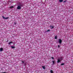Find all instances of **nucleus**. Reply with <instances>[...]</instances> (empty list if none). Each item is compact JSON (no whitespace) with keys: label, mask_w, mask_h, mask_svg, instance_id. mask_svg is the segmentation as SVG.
<instances>
[{"label":"nucleus","mask_w":73,"mask_h":73,"mask_svg":"<svg viewBox=\"0 0 73 73\" xmlns=\"http://www.w3.org/2000/svg\"><path fill=\"white\" fill-rule=\"evenodd\" d=\"M21 7H22V5H18L17 7V9H21Z\"/></svg>","instance_id":"nucleus-1"},{"label":"nucleus","mask_w":73,"mask_h":73,"mask_svg":"<svg viewBox=\"0 0 73 73\" xmlns=\"http://www.w3.org/2000/svg\"><path fill=\"white\" fill-rule=\"evenodd\" d=\"M62 40H61V39H59L58 42L59 44H61V43L62 42Z\"/></svg>","instance_id":"nucleus-2"},{"label":"nucleus","mask_w":73,"mask_h":73,"mask_svg":"<svg viewBox=\"0 0 73 73\" xmlns=\"http://www.w3.org/2000/svg\"><path fill=\"white\" fill-rule=\"evenodd\" d=\"M2 17L3 18V19H8L9 18V17L5 18V17H4V16H2Z\"/></svg>","instance_id":"nucleus-3"},{"label":"nucleus","mask_w":73,"mask_h":73,"mask_svg":"<svg viewBox=\"0 0 73 73\" xmlns=\"http://www.w3.org/2000/svg\"><path fill=\"white\" fill-rule=\"evenodd\" d=\"M61 61L60 59H59L58 60V61H57V63H58L59 62H60Z\"/></svg>","instance_id":"nucleus-4"},{"label":"nucleus","mask_w":73,"mask_h":73,"mask_svg":"<svg viewBox=\"0 0 73 73\" xmlns=\"http://www.w3.org/2000/svg\"><path fill=\"white\" fill-rule=\"evenodd\" d=\"M3 50V48H1L0 49V52H2Z\"/></svg>","instance_id":"nucleus-5"},{"label":"nucleus","mask_w":73,"mask_h":73,"mask_svg":"<svg viewBox=\"0 0 73 73\" xmlns=\"http://www.w3.org/2000/svg\"><path fill=\"white\" fill-rule=\"evenodd\" d=\"M50 28H51V29H53V28H54V26H50Z\"/></svg>","instance_id":"nucleus-6"},{"label":"nucleus","mask_w":73,"mask_h":73,"mask_svg":"<svg viewBox=\"0 0 73 73\" xmlns=\"http://www.w3.org/2000/svg\"><path fill=\"white\" fill-rule=\"evenodd\" d=\"M11 48L12 49H13V48H15V47L13 46H11Z\"/></svg>","instance_id":"nucleus-7"},{"label":"nucleus","mask_w":73,"mask_h":73,"mask_svg":"<svg viewBox=\"0 0 73 73\" xmlns=\"http://www.w3.org/2000/svg\"><path fill=\"white\" fill-rule=\"evenodd\" d=\"M59 1L60 3H62L63 1V0H59Z\"/></svg>","instance_id":"nucleus-8"},{"label":"nucleus","mask_w":73,"mask_h":73,"mask_svg":"<svg viewBox=\"0 0 73 73\" xmlns=\"http://www.w3.org/2000/svg\"><path fill=\"white\" fill-rule=\"evenodd\" d=\"M52 62H53V64H52L53 65H54V62H55V61H52Z\"/></svg>","instance_id":"nucleus-9"},{"label":"nucleus","mask_w":73,"mask_h":73,"mask_svg":"<svg viewBox=\"0 0 73 73\" xmlns=\"http://www.w3.org/2000/svg\"><path fill=\"white\" fill-rule=\"evenodd\" d=\"M50 72L51 73H53V71L52 70H50Z\"/></svg>","instance_id":"nucleus-10"},{"label":"nucleus","mask_w":73,"mask_h":73,"mask_svg":"<svg viewBox=\"0 0 73 73\" xmlns=\"http://www.w3.org/2000/svg\"><path fill=\"white\" fill-rule=\"evenodd\" d=\"M59 59H60V60H61L62 59H63V58L62 57H61Z\"/></svg>","instance_id":"nucleus-11"},{"label":"nucleus","mask_w":73,"mask_h":73,"mask_svg":"<svg viewBox=\"0 0 73 73\" xmlns=\"http://www.w3.org/2000/svg\"><path fill=\"white\" fill-rule=\"evenodd\" d=\"M42 68L44 69H45L44 66H42Z\"/></svg>","instance_id":"nucleus-12"},{"label":"nucleus","mask_w":73,"mask_h":73,"mask_svg":"<svg viewBox=\"0 0 73 73\" xmlns=\"http://www.w3.org/2000/svg\"><path fill=\"white\" fill-rule=\"evenodd\" d=\"M57 36H55V39H57Z\"/></svg>","instance_id":"nucleus-13"},{"label":"nucleus","mask_w":73,"mask_h":73,"mask_svg":"<svg viewBox=\"0 0 73 73\" xmlns=\"http://www.w3.org/2000/svg\"><path fill=\"white\" fill-rule=\"evenodd\" d=\"M12 42H10L9 43V45L11 44H12Z\"/></svg>","instance_id":"nucleus-14"},{"label":"nucleus","mask_w":73,"mask_h":73,"mask_svg":"<svg viewBox=\"0 0 73 73\" xmlns=\"http://www.w3.org/2000/svg\"><path fill=\"white\" fill-rule=\"evenodd\" d=\"M64 63H62L60 65H64Z\"/></svg>","instance_id":"nucleus-15"},{"label":"nucleus","mask_w":73,"mask_h":73,"mask_svg":"<svg viewBox=\"0 0 73 73\" xmlns=\"http://www.w3.org/2000/svg\"><path fill=\"white\" fill-rule=\"evenodd\" d=\"M13 8V6H11V7L10 8Z\"/></svg>","instance_id":"nucleus-16"},{"label":"nucleus","mask_w":73,"mask_h":73,"mask_svg":"<svg viewBox=\"0 0 73 73\" xmlns=\"http://www.w3.org/2000/svg\"><path fill=\"white\" fill-rule=\"evenodd\" d=\"M23 64H24V61H22Z\"/></svg>","instance_id":"nucleus-17"},{"label":"nucleus","mask_w":73,"mask_h":73,"mask_svg":"<svg viewBox=\"0 0 73 73\" xmlns=\"http://www.w3.org/2000/svg\"><path fill=\"white\" fill-rule=\"evenodd\" d=\"M50 30H47V32H50Z\"/></svg>","instance_id":"nucleus-18"},{"label":"nucleus","mask_w":73,"mask_h":73,"mask_svg":"<svg viewBox=\"0 0 73 73\" xmlns=\"http://www.w3.org/2000/svg\"><path fill=\"white\" fill-rule=\"evenodd\" d=\"M65 2H66V1H64V3H65Z\"/></svg>","instance_id":"nucleus-19"},{"label":"nucleus","mask_w":73,"mask_h":73,"mask_svg":"<svg viewBox=\"0 0 73 73\" xmlns=\"http://www.w3.org/2000/svg\"><path fill=\"white\" fill-rule=\"evenodd\" d=\"M52 59H53V60H54V57H52Z\"/></svg>","instance_id":"nucleus-20"},{"label":"nucleus","mask_w":73,"mask_h":73,"mask_svg":"<svg viewBox=\"0 0 73 73\" xmlns=\"http://www.w3.org/2000/svg\"><path fill=\"white\" fill-rule=\"evenodd\" d=\"M58 48H60V45H58Z\"/></svg>","instance_id":"nucleus-21"},{"label":"nucleus","mask_w":73,"mask_h":73,"mask_svg":"<svg viewBox=\"0 0 73 73\" xmlns=\"http://www.w3.org/2000/svg\"><path fill=\"white\" fill-rule=\"evenodd\" d=\"M15 24H16V23H15Z\"/></svg>","instance_id":"nucleus-22"}]
</instances>
